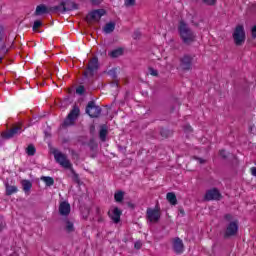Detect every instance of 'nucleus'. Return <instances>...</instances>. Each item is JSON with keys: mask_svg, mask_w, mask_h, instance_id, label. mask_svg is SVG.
Here are the masks:
<instances>
[{"mask_svg": "<svg viewBox=\"0 0 256 256\" xmlns=\"http://www.w3.org/2000/svg\"><path fill=\"white\" fill-rule=\"evenodd\" d=\"M178 33L184 45H192V43H195L197 39L195 32H193L189 27V24H186L183 20L179 22Z\"/></svg>", "mask_w": 256, "mask_h": 256, "instance_id": "obj_1", "label": "nucleus"}, {"mask_svg": "<svg viewBox=\"0 0 256 256\" xmlns=\"http://www.w3.org/2000/svg\"><path fill=\"white\" fill-rule=\"evenodd\" d=\"M79 9V5L71 0L62 1L57 6H51L50 11L54 13H67Z\"/></svg>", "mask_w": 256, "mask_h": 256, "instance_id": "obj_2", "label": "nucleus"}, {"mask_svg": "<svg viewBox=\"0 0 256 256\" xmlns=\"http://www.w3.org/2000/svg\"><path fill=\"white\" fill-rule=\"evenodd\" d=\"M232 37L234 39V43L237 47H241L245 43V27L243 25H237L234 29V32L232 34Z\"/></svg>", "mask_w": 256, "mask_h": 256, "instance_id": "obj_3", "label": "nucleus"}, {"mask_svg": "<svg viewBox=\"0 0 256 256\" xmlns=\"http://www.w3.org/2000/svg\"><path fill=\"white\" fill-rule=\"evenodd\" d=\"M81 114V110H79L78 106H74L73 109L70 111L66 119L64 120L62 127H71L75 125V121L79 118Z\"/></svg>", "mask_w": 256, "mask_h": 256, "instance_id": "obj_4", "label": "nucleus"}, {"mask_svg": "<svg viewBox=\"0 0 256 256\" xmlns=\"http://www.w3.org/2000/svg\"><path fill=\"white\" fill-rule=\"evenodd\" d=\"M97 71H99V58H97V56H94L89 61L86 71H84V77H94Z\"/></svg>", "mask_w": 256, "mask_h": 256, "instance_id": "obj_5", "label": "nucleus"}, {"mask_svg": "<svg viewBox=\"0 0 256 256\" xmlns=\"http://www.w3.org/2000/svg\"><path fill=\"white\" fill-rule=\"evenodd\" d=\"M53 155L56 163L61 165V167H64V169H71V167H73V164H71V161L67 159V156L63 154V152L54 150Z\"/></svg>", "mask_w": 256, "mask_h": 256, "instance_id": "obj_6", "label": "nucleus"}, {"mask_svg": "<svg viewBox=\"0 0 256 256\" xmlns=\"http://www.w3.org/2000/svg\"><path fill=\"white\" fill-rule=\"evenodd\" d=\"M239 233V221H231L226 226V229L224 231V239H230V237H235Z\"/></svg>", "mask_w": 256, "mask_h": 256, "instance_id": "obj_7", "label": "nucleus"}, {"mask_svg": "<svg viewBox=\"0 0 256 256\" xmlns=\"http://www.w3.org/2000/svg\"><path fill=\"white\" fill-rule=\"evenodd\" d=\"M179 68L181 71H191L193 69V56L186 54L180 58Z\"/></svg>", "mask_w": 256, "mask_h": 256, "instance_id": "obj_8", "label": "nucleus"}, {"mask_svg": "<svg viewBox=\"0 0 256 256\" xmlns=\"http://www.w3.org/2000/svg\"><path fill=\"white\" fill-rule=\"evenodd\" d=\"M86 113L89 115V117L95 119L101 115V107L95 104L94 101H90L86 106Z\"/></svg>", "mask_w": 256, "mask_h": 256, "instance_id": "obj_9", "label": "nucleus"}, {"mask_svg": "<svg viewBox=\"0 0 256 256\" xmlns=\"http://www.w3.org/2000/svg\"><path fill=\"white\" fill-rule=\"evenodd\" d=\"M105 13H107V11H105V9L93 10L88 13L85 20L88 23H93V21L99 22V21H101V18L103 17V15H105Z\"/></svg>", "mask_w": 256, "mask_h": 256, "instance_id": "obj_10", "label": "nucleus"}, {"mask_svg": "<svg viewBox=\"0 0 256 256\" xmlns=\"http://www.w3.org/2000/svg\"><path fill=\"white\" fill-rule=\"evenodd\" d=\"M146 218L150 223H159V219H161V212L157 209L148 208L146 210Z\"/></svg>", "mask_w": 256, "mask_h": 256, "instance_id": "obj_11", "label": "nucleus"}, {"mask_svg": "<svg viewBox=\"0 0 256 256\" xmlns=\"http://www.w3.org/2000/svg\"><path fill=\"white\" fill-rule=\"evenodd\" d=\"M21 133H23L21 126H14L7 132L2 133L1 137L2 139H13V137H17V135H21Z\"/></svg>", "mask_w": 256, "mask_h": 256, "instance_id": "obj_12", "label": "nucleus"}, {"mask_svg": "<svg viewBox=\"0 0 256 256\" xmlns=\"http://www.w3.org/2000/svg\"><path fill=\"white\" fill-rule=\"evenodd\" d=\"M205 201H219L221 199V192L217 188L210 189L204 196Z\"/></svg>", "mask_w": 256, "mask_h": 256, "instance_id": "obj_13", "label": "nucleus"}, {"mask_svg": "<svg viewBox=\"0 0 256 256\" xmlns=\"http://www.w3.org/2000/svg\"><path fill=\"white\" fill-rule=\"evenodd\" d=\"M173 250H174V253H176L177 255H181V253H183V251H185V246H184L183 240H181V238H179V237L174 238Z\"/></svg>", "mask_w": 256, "mask_h": 256, "instance_id": "obj_14", "label": "nucleus"}, {"mask_svg": "<svg viewBox=\"0 0 256 256\" xmlns=\"http://www.w3.org/2000/svg\"><path fill=\"white\" fill-rule=\"evenodd\" d=\"M59 213L63 217H67L71 213V205L67 201H63L59 205Z\"/></svg>", "mask_w": 256, "mask_h": 256, "instance_id": "obj_15", "label": "nucleus"}, {"mask_svg": "<svg viewBox=\"0 0 256 256\" xmlns=\"http://www.w3.org/2000/svg\"><path fill=\"white\" fill-rule=\"evenodd\" d=\"M47 13H57V12H53V11L51 10V7L48 8L47 6L41 4V5H38V6L36 7V10H35L34 15H36L37 17H39V16L45 15V14H47Z\"/></svg>", "mask_w": 256, "mask_h": 256, "instance_id": "obj_16", "label": "nucleus"}, {"mask_svg": "<svg viewBox=\"0 0 256 256\" xmlns=\"http://www.w3.org/2000/svg\"><path fill=\"white\" fill-rule=\"evenodd\" d=\"M108 215L110 217V219L113 220V223H119L121 221V215H122V212L119 208L115 207L113 210H112V213L111 212H108Z\"/></svg>", "mask_w": 256, "mask_h": 256, "instance_id": "obj_17", "label": "nucleus"}, {"mask_svg": "<svg viewBox=\"0 0 256 256\" xmlns=\"http://www.w3.org/2000/svg\"><path fill=\"white\" fill-rule=\"evenodd\" d=\"M5 189H6V195L8 197L13 195L14 193H17V191H19L17 186H11V185H9V182L5 183Z\"/></svg>", "mask_w": 256, "mask_h": 256, "instance_id": "obj_18", "label": "nucleus"}, {"mask_svg": "<svg viewBox=\"0 0 256 256\" xmlns=\"http://www.w3.org/2000/svg\"><path fill=\"white\" fill-rule=\"evenodd\" d=\"M107 126H101L100 131H99V138L100 140L105 143L107 141Z\"/></svg>", "mask_w": 256, "mask_h": 256, "instance_id": "obj_19", "label": "nucleus"}, {"mask_svg": "<svg viewBox=\"0 0 256 256\" xmlns=\"http://www.w3.org/2000/svg\"><path fill=\"white\" fill-rule=\"evenodd\" d=\"M41 181H43L46 187H53L55 185V180L51 176H42Z\"/></svg>", "mask_w": 256, "mask_h": 256, "instance_id": "obj_20", "label": "nucleus"}, {"mask_svg": "<svg viewBox=\"0 0 256 256\" xmlns=\"http://www.w3.org/2000/svg\"><path fill=\"white\" fill-rule=\"evenodd\" d=\"M104 33L109 35L110 33H113L115 31V22H109L107 23L103 28Z\"/></svg>", "mask_w": 256, "mask_h": 256, "instance_id": "obj_21", "label": "nucleus"}, {"mask_svg": "<svg viewBox=\"0 0 256 256\" xmlns=\"http://www.w3.org/2000/svg\"><path fill=\"white\" fill-rule=\"evenodd\" d=\"M166 199L170 205H177V196L173 192H168L166 195Z\"/></svg>", "mask_w": 256, "mask_h": 256, "instance_id": "obj_22", "label": "nucleus"}, {"mask_svg": "<svg viewBox=\"0 0 256 256\" xmlns=\"http://www.w3.org/2000/svg\"><path fill=\"white\" fill-rule=\"evenodd\" d=\"M22 187H23L24 193L29 194V192L31 191V187H33V184L29 180H23Z\"/></svg>", "mask_w": 256, "mask_h": 256, "instance_id": "obj_23", "label": "nucleus"}, {"mask_svg": "<svg viewBox=\"0 0 256 256\" xmlns=\"http://www.w3.org/2000/svg\"><path fill=\"white\" fill-rule=\"evenodd\" d=\"M123 55V50L121 48H117L115 50H112L109 53V56L112 57V59H117V57H121Z\"/></svg>", "mask_w": 256, "mask_h": 256, "instance_id": "obj_24", "label": "nucleus"}, {"mask_svg": "<svg viewBox=\"0 0 256 256\" xmlns=\"http://www.w3.org/2000/svg\"><path fill=\"white\" fill-rule=\"evenodd\" d=\"M125 197V192L123 191H118L114 194V199L116 203H121Z\"/></svg>", "mask_w": 256, "mask_h": 256, "instance_id": "obj_25", "label": "nucleus"}, {"mask_svg": "<svg viewBox=\"0 0 256 256\" xmlns=\"http://www.w3.org/2000/svg\"><path fill=\"white\" fill-rule=\"evenodd\" d=\"M37 152V149H35V146L33 144L28 145L26 148V153L29 155V157H33L35 153Z\"/></svg>", "mask_w": 256, "mask_h": 256, "instance_id": "obj_26", "label": "nucleus"}, {"mask_svg": "<svg viewBox=\"0 0 256 256\" xmlns=\"http://www.w3.org/2000/svg\"><path fill=\"white\" fill-rule=\"evenodd\" d=\"M70 169L71 173H72V179L74 183H81V179L79 178V174H77V172H75V170L73 169V166H71Z\"/></svg>", "mask_w": 256, "mask_h": 256, "instance_id": "obj_27", "label": "nucleus"}, {"mask_svg": "<svg viewBox=\"0 0 256 256\" xmlns=\"http://www.w3.org/2000/svg\"><path fill=\"white\" fill-rule=\"evenodd\" d=\"M65 231L67 233H73V231H75V226L73 225V222L66 220Z\"/></svg>", "mask_w": 256, "mask_h": 256, "instance_id": "obj_28", "label": "nucleus"}, {"mask_svg": "<svg viewBox=\"0 0 256 256\" xmlns=\"http://www.w3.org/2000/svg\"><path fill=\"white\" fill-rule=\"evenodd\" d=\"M136 0H125L124 5L125 7H135Z\"/></svg>", "mask_w": 256, "mask_h": 256, "instance_id": "obj_29", "label": "nucleus"}, {"mask_svg": "<svg viewBox=\"0 0 256 256\" xmlns=\"http://www.w3.org/2000/svg\"><path fill=\"white\" fill-rule=\"evenodd\" d=\"M41 25H43V22H41L40 20H36L33 25V31H37L39 27H41Z\"/></svg>", "mask_w": 256, "mask_h": 256, "instance_id": "obj_30", "label": "nucleus"}, {"mask_svg": "<svg viewBox=\"0 0 256 256\" xmlns=\"http://www.w3.org/2000/svg\"><path fill=\"white\" fill-rule=\"evenodd\" d=\"M148 73H150L153 77H157V75H159V72L153 67L148 68Z\"/></svg>", "mask_w": 256, "mask_h": 256, "instance_id": "obj_31", "label": "nucleus"}, {"mask_svg": "<svg viewBox=\"0 0 256 256\" xmlns=\"http://www.w3.org/2000/svg\"><path fill=\"white\" fill-rule=\"evenodd\" d=\"M193 159H195V161H198V163H200V165H205V163H207V160H205L203 158H199L197 156H194Z\"/></svg>", "mask_w": 256, "mask_h": 256, "instance_id": "obj_32", "label": "nucleus"}, {"mask_svg": "<svg viewBox=\"0 0 256 256\" xmlns=\"http://www.w3.org/2000/svg\"><path fill=\"white\" fill-rule=\"evenodd\" d=\"M76 93L78 95H83L85 93V87L83 86H79L77 89H76Z\"/></svg>", "mask_w": 256, "mask_h": 256, "instance_id": "obj_33", "label": "nucleus"}, {"mask_svg": "<svg viewBox=\"0 0 256 256\" xmlns=\"http://www.w3.org/2000/svg\"><path fill=\"white\" fill-rule=\"evenodd\" d=\"M133 39H141V31L139 30L134 31Z\"/></svg>", "mask_w": 256, "mask_h": 256, "instance_id": "obj_34", "label": "nucleus"}, {"mask_svg": "<svg viewBox=\"0 0 256 256\" xmlns=\"http://www.w3.org/2000/svg\"><path fill=\"white\" fill-rule=\"evenodd\" d=\"M5 220L3 219V217H0V232L3 231V229H5Z\"/></svg>", "mask_w": 256, "mask_h": 256, "instance_id": "obj_35", "label": "nucleus"}, {"mask_svg": "<svg viewBox=\"0 0 256 256\" xmlns=\"http://www.w3.org/2000/svg\"><path fill=\"white\" fill-rule=\"evenodd\" d=\"M90 3L94 5L95 7L101 5L103 3V0H91Z\"/></svg>", "mask_w": 256, "mask_h": 256, "instance_id": "obj_36", "label": "nucleus"}, {"mask_svg": "<svg viewBox=\"0 0 256 256\" xmlns=\"http://www.w3.org/2000/svg\"><path fill=\"white\" fill-rule=\"evenodd\" d=\"M206 5H214L217 0H202Z\"/></svg>", "mask_w": 256, "mask_h": 256, "instance_id": "obj_37", "label": "nucleus"}, {"mask_svg": "<svg viewBox=\"0 0 256 256\" xmlns=\"http://www.w3.org/2000/svg\"><path fill=\"white\" fill-rule=\"evenodd\" d=\"M135 249H141V247H143V243H141V241H137L134 244Z\"/></svg>", "mask_w": 256, "mask_h": 256, "instance_id": "obj_38", "label": "nucleus"}, {"mask_svg": "<svg viewBox=\"0 0 256 256\" xmlns=\"http://www.w3.org/2000/svg\"><path fill=\"white\" fill-rule=\"evenodd\" d=\"M220 157L227 159V152L225 150H220Z\"/></svg>", "mask_w": 256, "mask_h": 256, "instance_id": "obj_39", "label": "nucleus"}, {"mask_svg": "<svg viewBox=\"0 0 256 256\" xmlns=\"http://www.w3.org/2000/svg\"><path fill=\"white\" fill-rule=\"evenodd\" d=\"M224 219H225L226 221H233V215H231V214H226V215L224 216Z\"/></svg>", "mask_w": 256, "mask_h": 256, "instance_id": "obj_40", "label": "nucleus"}, {"mask_svg": "<svg viewBox=\"0 0 256 256\" xmlns=\"http://www.w3.org/2000/svg\"><path fill=\"white\" fill-rule=\"evenodd\" d=\"M184 130H185L187 133L193 132V128H192L190 125L185 126Z\"/></svg>", "mask_w": 256, "mask_h": 256, "instance_id": "obj_41", "label": "nucleus"}, {"mask_svg": "<svg viewBox=\"0 0 256 256\" xmlns=\"http://www.w3.org/2000/svg\"><path fill=\"white\" fill-rule=\"evenodd\" d=\"M252 37L256 38V26L252 27Z\"/></svg>", "mask_w": 256, "mask_h": 256, "instance_id": "obj_42", "label": "nucleus"}, {"mask_svg": "<svg viewBox=\"0 0 256 256\" xmlns=\"http://www.w3.org/2000/svg\"><path fill=\"white\" fill-rule=\"evenodd\" d=\"M109 75H112L114 78L117 77V75L115 74V69L110 70Z\"/></svg>", "mask_w": 256, "mask_h": 256, "instance_id": "obj_43", "label": "nucleus"}, {"mask_svg": "<svg viewBox=\"0 0 256 256\" xmlns=\"http://www.w3.org/2000/svg\"><path fill=\"white\" fill-rule=\"evenodd\" d=\"M251 174L253 175V177H256V168L255 167L251 168Z\"/></svg>", "mask_w": 256, "mask_h": 256, "instance_id": "obj_44", "label": "nucleus"}, {"mask_svg": "<svg viewBox=\"0 0 256 256\" xmlns=\"http://www.w3.org/2000/svg\"><path fill=\"white\" fill-rule=\"evenodd\" d=\"M96 215L101 216V208L96 207Z\"/></svg>", "mask_w": 256, "mask_h": 256, "instance_id": "obj_45", "label": "nucleus"}, {"mask_svg": "<svg viewBox=\"0 0 256 256\" xmlns=\"http://www.w3.org/2000/svg\"><path fill=\"white\" fill-rule=\"evenodd\" d=\"M0 41H3V30H0Z\"/></svg>", "mask_w": 256, "mask_h": 256, "instance_id": "obj_46", "label": "nucleus"}, {"mask_svg": "<svg viewBox=\"0 0 256 256\" xmlns=\"http://www.w3.org/2000/svg\"><path fill=\"white\" fill-rule=\"evenodd\" d=\"M1 51L5 52V44L2 46Z\"/></svg>", "mask_w": 256, "mask_h": 256, "instance_id": "obj_47", "label": "nucleus"}, {"mask_svg": "<svg viewBox=\"0 0 256 256\" xmlns=\"http://www.w3.org/2000/svg\"><path fill=\"white\" fill-rule=\"evenodd\" d=\"M1 61H3V58H0V63H1Z\"/></svg>", "mask_w": 256, "mask_h": 256, "instance_id": "obj_48", "label": "nucleus"}]
</instances>
